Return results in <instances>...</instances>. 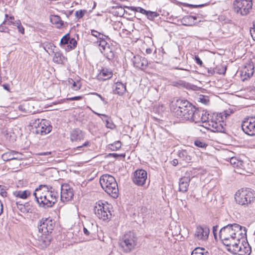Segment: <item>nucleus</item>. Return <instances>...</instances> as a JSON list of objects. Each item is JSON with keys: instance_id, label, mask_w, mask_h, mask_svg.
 I'll return each instance as SVG.
<instances>
[{"instance_id": "nucleus-49", "label": "nucleus", "mask_w": 255, "mask_h": 255, "mask_svg": "<svg viewBox=\"0 0 255 255\" xmlns=\"http://www.w3.org/2000/svg\"><path fill=\"white\" fill-rule=\"evenodd\" d=\"M206 113L203 111V115L201 116V120H200V123L202 122L203 123H208V117L207 116Z\"/></svg>"}, {"instance_id": "nucleus-47", "label": "nucleus", "mask_w": 255, "mask_h": 255, "mask_svg": "<svg viewBox=\"0 0 255 255\" xmlns=\"http://www.w3.org/2000/svg\"><path fill=\"white\" fill-rule=\"evenodd\" d=\"M184 6L189 7L190 8H199L203 7L204 4H191L187 3H181Z\"/></svg>"}, {"instance_id": "nucleus-7", "label": "nucleus", "mask_w": 255, "mask_h": 255, "mask_svg": "<svg viewBox=\"0 0 255 255\" xmlns=\"http://www.w3.org/2000/svg\"><path fill=\"white\" fill-rule=\"evenodd\" d=\"M108 36L97 31V47L100 53L103 54L108 60L114 58V53L108 43Z\"/></svg>"}, {"instance_id": "nucleus-25", "label": "nucleus", "mask_w": 255, "mask_h": 255, "mask_svg": "<svg viewBox=\"0 0 255 255\" xmlns=\"http://www.w3.org/2000/svg\"><path fill=\"white\" fill-rule=\"evenodd\" d=\"M53 61L58 64H64L67 61V58L65 57L60 50L54 51Z\"/></svg>"}, {"instance_id": "nucleus-17", "label": "nucleus", "mask_w": 255, "mask_h": 255, "mask_svg": "<svg viewBox=\"0 0 255 255\" xmlns=\"http://www.w3.org/2000/svg\"><path fill=\"white\" fill-rule=\"evenodd\" d=\"M74 196L73 190L68 184L62 185L61 188V200L62 202L71 200Z\"/></svg>"}, {"instance_id": "nucleus-51", "label": "nucleus", "mask_w": 255, "mask_h": 255, "mask_svg": "<svg viewBox=\"0 0 255 255\" xmlns=\"http://www.w3.org/2000/svg\"><path fill=\"white\" fill-rule=\"evenodd\" d=\"M16 24L17 25V28L18 29V31L22 34H23L24 32V29L21 25V23L19 21L16 22Z\"/></svg>"}, {"instance_id": "nucleus-44", "label": "nucleus", "mask_w": 255, "mask_h": 255, "mask_svg": "<svg viewBox=\"0 0 255 255\" xmlns=\"http://www.w3.org/2000/svg\"><path fill=\"white\" fill-rule=\"evenodd\" d=\"M194 144L196 146L200 148H206L208 145V144H206L205 142L200 140H196L194 141Z\"/></svg>"}, {"instance_id": "nucleus-16", "label": "nucleus", "mask_w": 255, "mask_h": 255, "mask_svg": "<svg viewBox=\"0 0 255 255\" xmlns=\"http://www.w3.org/2000/svg\"><path fill=\"white\" fill-rule=\"evenodd\" d=\"M121 246L127 251H130L135 246L133 236L130 233L125 234L120 242Z\"/></svg>"}, {"instance_id": "nucleus-19", "label": "nucleus", "mask_w": 255, "mask_h": 255, "mask_svg": "<svg viewBox=\"0 0 255 255\" xmlns=\"http://www.w3.org/2000/svg\"><path fill=\"white\" fill-rule=\"evenodd\" d=\"M132 61L135 67L142 70L146 69L148 66L147 60L145 57H142L138 55L134 56Z\"/></svg>"}, {"instance_id": "nucleus-14", "label": "nucleus", "mask_w": 255, "mask_h": 255, "mask_svg": "<svg viewBox=\"0 0 255 255\" xmlns=\"http://www.w3.org/2000/svg\"><path fill=\"white\" fill-rule=\"evenodd\" d=\"M209 233L210 229L206 225H198L196 227L194 235L197 240L205 241L208 240Z\"/></svg>"}, {"instance_id": "nucleus-36", "label": "nucleus", "mask_w": 255, "mask_h": 255, "mask_svg": "<svg viewBox=\"0 0 255 255\" xmlns=\"http://www.w3.org/2000/svg\"><path fill=\"white\" fill-rule=\"evenodd\" d=\"M95 7L96 2L94 1V4L92 9L94 8ZM92 10L93 9H90L89 11H87V10L85 9H80L79 10H77L75 13V15L77 18L80 19L82 18L85 13H88V14H90L92 11Z\"/></svg>"}, {"instance_id": "nucleus-20", "label": "nucleus", "mask_w": 255, "mask_h": 255, "mask_svg": "<svg viewBox=\"0 0 255 255\" xmlns=\"http://www.w3.org/2000/svg\"><path fill=\"white\" fill-rule=\"evenodd\" d=\"M52 129L50 122L45 119H42V124L41 127L39 128L38 130H33V133L36 134H40L41 135H45L49 133Z\"/></svg>"}, {"instance_id": "nucleus-55", "label": "nucleus", "mask_w": 255, "mask_h": 255, "mask_svg": "<svg viewBox=\"0 0 255 255\" xmlns=\"http://www.w3.org/2000/svg\"><path fill=\"white\" fill-rule=\"evenodd\" d=\"M97 97H98L100 99V100L102 102H103V103L104 105H106L107 104V101L101 95L97 93Z\"/></svg>"}, {"instance_id": "nucleus-23", "label": "nucleus", "mask_w": 255, "mask_h": 255, "mask_svg": "<svg viewBox=\"0 0 255 255\" xmlns=\"http://www.w3.org/2000/svg\"><path fill=\"white\" fill-rule=\"evenodd\" d=\"M112 76L113 72L111 70L103 68L97 76V79L98 80L105 81L111 78Z\"/></svg>"}, {"instance_id": "nucleus-3", "label": "nucleus", "mask_w": 255, "mask_h": 255, "mask_svg": "<svg viewBox=\"0 0 255 255\" xmlns=\"http://www.w3.org/2000/svg\"><path fill=\"white\" fill-rule=\"evenodd\" d=\"M55 224L50 218H42L38 222L37 228L39 232L38 241L43 247L48 246L51 241L52 233Z\"/></svg>"}, {"instance_id": "nucleus-63", "label": "nucleus", "mask_w": 255, "mask_h": 255, "mask_svg": "<svg viewBox=\"0 0 255 255\" xmlns=\"http://www.w3.org/2000/svg\"><path fill=\"white\" fill-rule=\"evenodd\" d=\"M178 163V160L174 159L172 161V164L173 166H176Z\"/></svg>"}, {"instance_id": "nucleus-10", "label": "nucleus", "mask_w": 255, "mask_h": 255, "mask_svg": "<svg viewBox=\"0 0 255 255\" xmlns=\"http://www.w3.org/2000/svg\"><path fill=\"white\" fill-rule=\"evenodd\" d=\"M109 205L106 202L104 203L102 201H98V205H97V217L103 221L108 220L111 216L109 210Z\"/></svg>"}, {"instance_id": "nucleus-37", "label": "nucleus", "mask_w": 255, "mask_h": 255, "mask_svg": "<svg viewBox=\"0 0 255 255\" xmlns=\"http://www.w3.org/2000/svg\"><path fill=\"white\" fill-rule=\"evenodd\" d=\"M42 124V119H36L31 120L30 122V125L31 126L33 131L38 130L39 128L41 127V124Z\"/></svg>"}, {"instance_id": "nucleus-5", "label": "nucleus", "mask_w": 255, "mask_h": 255, "mask_svg": "<svg viewBox=\"0 0 255 255\" xmlns=\"http://www.w3.org/2000/svg\"><path fill=\"white\" fill-rule=\"evenodd\" d=\"M99 183L102 189L114 198L119 196L118 183L115 178L109 174H104L99 179Z\"/></svg>"}, {"instance_id": "nucleus-15", "label": "nucleus", "mask_w": 255, "mask_h": 255, "mask_svg": "<svg viewBox=\"0 0 255 255\" xmlns=\"http://www.w3.org/2000/svg\"><path fill=\"white\" fill-rule=\"evenodd\" d=\"M147 179V172L143 169H137L133 173V182L138 186H143Z\"/></svg>"}, {"instance_id": "nucleus-43", "label": "nucleus", "mask_w": 255, "mask_h": 255, "mask_svg": "<svg viewBox=\"0 0 255 255\" xmlns=\"http://www.w3.org/2000/svg\"><path fill=\"white\" fill-rule=\"evenodd\" d=\"M204 249L197 248L192 251L191 255H207V252L204 253Z\"/></svg>"}, {"instance_id": "nucleus-62", "label": "nucleus", "mask_w": 255, "mask_h": 255, "mask_svg": "<svg viewBox=\"0 0 255 255\" xmlns=\"http://www.w3.org/2000/svg\"><path fill=\"white\" fill-rule=\"evenodd\" d=\"M7 29V28L4 27L1 25H0V32H6V30Z\"/></svg>"}, {"instance_id": "nucleus-21", "label": "nucleus", "mask_w": 255, "mask_h": 255, "mask_svg": "<svg viewBox=\"0 0 255 255\" xmlns=\"http://www.w3.org/2000/svg\"><path fill=\"white\" fill-rule=\"evenodd\" d=\"M191 178L189 176L181 177L179 181V191L183 193L187 191Z\"/></svg>"}, {"instance_id": "nucleus-2", "label": "nucleus", "mask_w": 255, "mask_h": 255, "mask_svg": "<svg viewBox=\"0 0 255 255\" xmlns=\"http://www.w3.org/2000/svg\"><path fill=\"white\" fill-rule=\"evenodd\" d=\"M170 111L177 118L190 121L195 111V107L187 100L178 99L171 102Z\"/></svg>"}, {"instance_id": "nucleus-6", "label": "nucleus", "mask_w": 255, "mask_h": 255, "mask_svg": "<svg viewBox=\"0 0 255 255\" xmlns=\"http://www.w3.org/2000/svg\"><path fill=\"white\" fill-rule=\"evenodd\" d=\"M237 204L244 207H251L255 201V193L250 188L241 189L235 195Z\"/></svg>"}, {"instance_id": "nucleus-45", "label": "nucleus", "mask_w": 255, "mask_h": 255, "mask_svg": "<svg viewBox=\"0 0 255 255\" xmlns=\"http://www.w3.org/2000/svg\"><path fill=\"white\" fill-rule=\"evenodd\" d=\"M81 84L80 82L77 80L76 81H74L73 82L71 88L75 91H77L79 90L81 88Z\"/></svg>"}, {"instance_id": "nucleus-18", "label": "nucleus", "mask_w": 255, "mask_h": 255, "mask_svg": "<svg viewBox=\"0 0 255 255\" xmlns=\"http://www.w3.org/2000/svg\"><path fill=\"white\" fill-rule=\"evenodd\" d=\"M1 158L4 161H6L11 160H21L24 158V156L22 153L18 151L10 150L3 153Z\"/></svg>"}, {"instance_id": "nucleus-59", "label": "nucleus", "mask_w": 255, "mask_h": 255, "mask_svg": "<svg viewBox=\"0 0 255 255\" xmlns=\"http://www.w3.org/2000/svg\"><path fill=\"white\" fill-rule=\"evenodd\" d=\"M215 73L214 69L213 68H210L208 69V73L209 75H213Z\"/></svg>"}, {"instance_id": "nucleus-61", "label": "nucleus", "mask_w": 255, "mask_h": 255, "mask_svg": "<svg viewBox=\"0 0 255 255\" xmlns=\"http://www.w3.org/2000/svg\"><path fill=\"white\" fill-rule=\"evenodd\" d=\"M50 154H51V152H41V153H38V154L40 155H44V156L48 155Z\"/></svg>"}, {"instance_id": "nucleus-24", "label": "nucleus", "mask_w": 255, "mask_h": 255, "mask_svg": "<svg viewBox=\"0 0 255 255\" xmlns=\"http://www.w3.org/2000/svg\"><path fill=\"white\" fill-rule=\"evenodd\" d=\"M84 134L79 128L73 129L70 132V139L72 141H78L84 138Z\"/></svg>"}, {"instance_id": "nucleus-28", "label": "nucleus", "mask_w": 255, "mask_h": 255, "mask_svg": "<svg viewBox=\"0 0 255 255\" xmlns=\"http://www.w3.org/2000/svg\"><path fill=\"white\" fill-rule=\"evenodd\" d=\"M126 86L121 82H117L115 85V94L122 96L126 91Z\"/></svg>"}, {"instance_id": "nucleus-26", "label": "nucleus", "mask_w": 255, "mask_h": 255, "mask_svg": "<svg viewBox=\"0 0 255 255\" xmlns=\"http://www.w3.org/2000/svg\"><path fill=\"white\" fill-rule=\"evenodd\" d=\"M197 18L196 16L186 15L181 19L182 24L185 26H192L196 24L195 21Z\"/></svg>"}, {"instance_id": "nucleus-46", "label": "nucleus", "mask_w": 255, "mask_h": 255, "mask_svg": "<svg viewBox=\"0 0 255 255\" xmlns=\"http://www.w3.org/2000/svg\"><path fill=\"white\" fill-rule=\"evenodd\" d=\"M14 20V17L13 16H9L8 19H5L4 21L2 22V24H15L14 22H13V20Z\"/></svg>"}, {"instance_id": "nucleus-8", "label": "nucleus", "mask_w": 255, "mask_h": 255, "mask_svg": "<svg viewBox=\"0 0 255 255\" xmlns=\"http://www.w3.org/2000/svg\"><path fill=\"white\" fill-rule=\"evenodd\" d=\"M252 0H235L233 3L235 11L242 15H247L252 9Z\"/></svg>"}, {"instance_id": "nucleus-27", "label": "nucleus", "mask_w": 255, "mask_h": 255, "mask_svg": "<svg viewBox=\"0 0 255 255\" xmlns=\"http://www.w3.org/2000/svg\"><path fill=\"white\" fill-rule=\"evenodd\" d=\"M192 152L190 150L187 149H182L179 150L178 153V155L179 158L186 162H189L192 159Z\"/></svg>"}, {"instance_id": "nucleus-50", "label": "nucleus", "mask_w": 255, "mask_h": 255, "mask_svg": "<svg viewBox=\"0 0 255 255\" xmlns=\"http://www.w3.org/2000/svg\"><path fill=\"white\" fill-rule=\"evenodd\" d=\"M186 83L181 80H180L178 82H173V85L176 86H181V87H185L186 86Z\"/></svg>"}, {"instance_id": "nucleus-38", "label": "nucleus", "mask_w": 255, "mask_h": 255, "mask_svg": "<svg viewBox=\"0 0 255 255\" xmlns=\"http://www.w3.org/2000/svg\"><path fill=\"white\" fill-rule=\"evenodd\" d=\"M231 113V111H225L223 113L218 114H217V119L224 122V121L230 115Z\"/></svg>"}, {"instance_id": "nucleus-60", "label": "nucleus", "mask_w": 255, "mask_h": 255, "mask_svg": "<svg viewBox=\"0 0 255 255\" xmlns=\"http://www.w3.org/2000/svg\"><path fill=\"white\" fill-rule=\"evenodd\" d=\"M218 228V226H214L213 228V234H214V235L215 237H216V232L217 231Z\"/></svg>"}, {"instance_id": "nucleus-29", "label": "nucleus", "mask_w": 255, "mask_h": 255, "mask_svg": "<svg viewBox=\"0 0 255 255\" xmlns=\"http://www.w3.org/2000/svg\"><path fill=\"white\" fill-rule=\"evenodd\" d=\"M230 163L233 167L237 168L238 169H242L244 167L243 161L235 157L231 158Z\"/></svg>"}, {"instance_id": "nucleus-22", "label": "nucleus", "mask_w": 255, "mask_h": 255, "mask_svg": "<svg viewBox=\"0 0 255 255\" xmlns=\"http://www.w3.org/2000/svg\"><path fill=\"white\" fill-rule=\"evenodd\" d=\"M242 239H239V240H238V239L235 238V237L231 238V239H230L228 241V243H225V241H222L223 244L229 247L228 249V250L231 252L232 253L234 254V251L233 249L235 248V246L237 247L239 246L238 244L240 243V241Z\"/></svg>"}, {"instance_id": "nucleus-33", "label": "nucleus", "mask_w": 255, "mask_h": 255, "mask_svg": "<svg viewBox=\"0 0 255 255\" xmlns=\"http://www.w3.org/2000/svg\"><path fill=\"white\" fill-rule=\"evenodd\" d=\"M203 111H200L195 108V112H193V115L191 116L190 121L195 123H200L201 116L203 115Z\"/></svg>"}, {"instance_id": "nucleus-32", "label": "nucleus", "mask_w": 255, "mask_h": 255, "mask_svg": "<svg viewBox=\"0 0 255 255\" xmlns=\"http://www.w3.org/2000/svg\"><path fill=\"white\" fill-rule=\"evenodd\" d=\"M43 48L49 55L54 53L55 45L50 42L46 41L42 43Z\"/></svg>"}, {"instance_id": "nucleus-31", "label": "nucleus", "mask_w": 255, "mask_h": 255, "mask_svg": "<svg viewBox=\"0 0 255 255\" xmlns=\"http://www.w3.org/2000/svg\"><path fill=\"white\" fill-rule=\"evenodd\" d=\"M50 21L53 24H55L58 28H61L64 25V21L61 17L57 15H52L50 17Z\"/></svg>"}, {"instance_id": "nucleus-42", "label": "nucleus", "mask_w": 255, "mask_h": 255, "mask_svg": "<svg viewBox=\"0 0 255 255\" xmlns=\"http://www.w3.org/2000/svg\"><path fill=\"white\" fill-rule=\"evenodd\" d=\"M128 9L135 12L141 13L143 14H145L146 11V10L140 7L130 6L128 7Z\"/></svg>"}, {"instance_id": "nucleus-39", "label": "nucleus", "mask_w": 255, "mask_h": 255, "mask_svg": "<svg viewBox=\"0 0 255 255\" xmlns=\"http://www.w3.org/2000/svg\"><path fill=\"white\" fill-rule=\"evenodd\" d=\"M144 15H145L147 18L150 20H153L155 17L159 15L156 12L149 10H146Z\"/></svg>"}, {"instance_id": "nucleus-58", "label": "nucleus", "mask_w": 255, "mask_h": 255, "mask_svg": "<svg viewBox=\"0 0 255 255\" xmlns=\"http://www.w3.org/2000/svg\"><path fill=\"white\" fill-rule=\"evenodd\" d=\"M6 192L3 188H2L1 186L0 185V194L2 197H5L6 196Z\"/></svg>"}, {"instance_id": "nucleus-40", "label": "nucleus", "mask_w": 255, "mask_h": 255, "mask_svg": "<svg viewBox=\"0 0 255 255\" xmlns=\"http://www.w3.org/2000/svg\"><path fill=\"white\" fill-rule=\"evenodd\" d=\"M121 145V142L120 141H117L114 143L109 144V148L113 151H115L120 149Z\"/></svg>"}, {"instance_id": "nucleus-57", "label": "nucleus", "mask_w": 255, "mask_h": 255, "mask_svg": "<svg viewBox=\"0 0 255 255\" xmlns=\"http://www.w3.org/2000/svg\"><path fill=\"white\" fill-rule=\"evenodd\" d=\"M250 33L253 39L255 41V27L251 29Z\"/></svg>"}, {"instance_id": "nucleus-35", "label": "nucleus", "mask_w": 255, "mask_h": 255, "mask_svg": "<svg viewBox=\"0 0 255 255\" xmlns=\"http://www.w3.org/2000/svg\"><path fill=\"white\" fill-rule=\"evenodd\" d=\"M254 72V67L251 64L246 66L242 71V74H244L245 76H247L249 78L253 76Z\"/></svg>"}, {"instance_id": "nucleus-48", "label": "nucleus", "mask_w": 255, "mask_h": 255, "mask_svg": "<svg viewBox=\"0 0 255 255\" xmlns=\"http://www.w3.org/2000/svg\"><path fill=\"white\" fill-rule=\"evenodd\" d=\"M199 101L201 103L205 104L208 105L209 103V100L208 98L203 95H201L200 97L199 98Z\"/></svg>"}, {"instance_id": "nucleus-56", "label": "nucleus", "mask_w": 255, "mask_h": 255, "mask_svg": "<svg viewBox=\"0 0 255 255\" xmlns=\"http://www.w3.org/2000/svg\"><path fill=\"white\" fill-rule=\"evenodd\" d=\"M89 144V141H86L84 143H83L82 145L78 146L77 147V149H81V148H83L85 147H87Z\"/></svg>"}, {"instance_id": "nucleus-64", "label": "nucleus", "mask_w": 255, "mask_h": 255, "mask_svg": "<svg viewBox=\"0 0 255 255\" xmlns=\"http://www.w3.org/2000/svg\"><path fill=\"white\" fill-rule=\"evenodd\" d=\"M152 49L150 48H146V53L147 54H151L152 53Z\"/></svg>"}, {"instance_id": "nucleus-30", "label": "nucleus", "mask_w": 255, "mask_h": 255, "mask_svg": "<svg viewBox=\"0 0 255 255\" xmlns=\"http://www.w3.org/2000/svg\"><path fill=\"white\" fill-rule=\"evenodd\" d=\"M32 106L29 103H25L18 106V109L25 114H33L34 112L32 111Z\"/></svg>"}, {"instance_id": "nucleus-41", "label": "nucleus", "mask_w": 255, "mask_h": 255, "mask_svg": "<svg viewBox=\"0 0 255 255\" xmlns=\"http://www.w3.org/2000/svg\"><path fill=\"white\" fill-rule=\"evenodd\" d=\"M105 118L106 126L108 128H113L114 125L111 122L110 118L106 115H102Z\"/></svg>"}, {"instance_id": "nucleus-34", "label": "nucleus", "mask_w": 255, "mask_h": 255, "mask_svg": "<svg viewBox=\"0 0 255 255\" xmlns=\"http://www.w3.org/2000/svg\"><path fill=\"white\" fill-rule=\"evenodd\" d=\"M13 195L16 197H18L22 199H25L30 195V192L28 190L15 191L13 192Z\"/></svg>"}, {"instance_id": "nucleus-53", "label": "nucleus", "mask_w": 255, "mask_h": 255, "mask_svg": "<svg viewBox=\"0 0 255 255\" xmlns=\"http://www.w3.org/2000/svg\"><path fill=\"white\" fill-rule=\"evenodd\" d=\"M82 99V96H75V97H73L72 98H69L67 99V100H69V101H78V100H81Z\"/></svg>"}, {"instance_id": "nucleus-52", "label": "nucleus", "mask_w": 255, "mask_h": 255, "mask_svg": "<svg viewBox=\"0 0 255 255\" xmlns=\"http://www.w3.org/2000/svg\"><path fill=\"white\" fill-rule=\"evenodd\" d=\"M109 155L110 156H113L115 158H118L119 157H123V158H125V154H117V153H110L109 154Z\"/></svg>"}, {"instance_id": "nucleus-4", "label": "nucleus", "mask_w": 255, "mask_h": 255, "mask_svg": "<svg viewBox=\"0 0 255 255\" xmlns=\"http://www.w3.org/2000/svg\"><path fill=\"white\" fill-rule=\"evenodd\" d=\"M247 229L237 224H228L222 228L219 232L220 238L222 241L228 243V240L235 237L238 239H242L246 236Z\"/></svg>"}, {"instance_id": "nucleus-54", "label": "nucleus", "mask_w": 255, "mask_h": 255, "mask_svg": "<svg viewBox=\"0 0 255 255\" xmlns=\"http://www.w3.org/2000/svg\"><path fill=\"white\" fill-rule=\"evenodd\" d=\"M195 60L196 62V63L197 64L201 66L202 65L203 62H202V60L200 59V58L198 56H195Z\"/></svg>"}, {"instance_id": "nucleus-9", "label": "nucleus", "mask_w": 255, "mask_h": 255, "mask_svg": "<svg viewBox=\"0 0 255 255\" xmlns=\"http://www.w3.org/2000/svg\"><path fill=\"white\" fill-rule=\"evenodd\" d=\"M242 129L247 134L255 135V116L245 118L242 123Z\"/></svg>"}, {"instance_id": "nucleus-13", "label": "nucleus", "mask_w": 255, "mask_h": 255, "mask_svg": "<svg viewBox=\"0 0 255 255\" xmlns=\"http://www.w3.org/2000/svg\"><path fill=\"white\" fill-rule=\"evenodd\" d=\"M240 241L239 246H235V249H233L234 254H238L239 255H250L252 252L251 247L246 239L243 237Z\"/></svg>"}, {"instance_id": "nucleus-1", "label": "nucleus", "mask_w": 255, "mask_h": 255, "mask_svg": "<svg viewBox=\"0 0 255 255\" xmlns=\"http://www.w3.org/2000/svg\"><path fill=\"white\" fill-rule=\"evenodd\" d=\"M33 194L39 206L44 208L52 207L57 201L58 193L51 186L40 185Z\"/></svg>"}, {"instance_id": "nucleus-11", "label": "nucleus", "mask_w": 255, "mask_h": 255, "mask_svg": "<svg viewBox=\"0 0 255 255\" xmlns=\"http://www.w3.org/2000/svg\"><path fill=\"white\" fill-rule=\"evenodd\" d=\"M77 45V42L74 38H71L69 33H67L61 39L60 45L66 51L69 52L74 49Z\"/></svg>"}, {"instance_id": "nucleus-12", "label": "nucleus", "mask_w": 255, "mask_h": 255, "mask_svg": "<svg viewBox=\"0 0 255 255\" xmlns=\"http://www.w3.org/2000/svg\"><path fill=\"white\" fill-rule=\"evenodd\" d=\"M225 126L224 122L218 120L216 116L215 121H208V123H206L205 128L212 132H223L225 129Z\"/></svg>"}]
</instances>
